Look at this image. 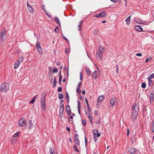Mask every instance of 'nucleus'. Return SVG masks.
<instances>
[{
  "mask_svg": "<svg viewBox=\"0 0 154 154\" xmlns=\"http://www.w3.org/2000/svg\"><path fill=\"white\" fill-rule=\"evenodd\" d=\"M136 55L137 56H141L142 55V54L140 53H137L136 54Z\"/></svg>",
  "mask_w": 154,
  "mask_h": 154,
  "instance_id": "13d9d810",
  "label": "nucleus"
},
{
  "mask_svg": "<svg viewBox=\"0 0 154 154\" xmlns=\"http://www.w3.org/2000/svg\"><path fill=\"white\" fill-rule=\"evenodd\" d=\"M129 134V130L128 128L127 129V136H128Z\"/></svg>",
  "mask_w": 154,
  "mask_h": 154,
  "instance_id": "0e129e2a",
  "label": "nucleus"
},
{
  "mask_svg": "<svg viewBox=\"0 0 154 154\" xmlns=\"http://www.w3.org/2000/svg\"><path fill=\"white\" fill-rule=\"evenodd\" d=\"M58 70L56 67H54L53 69V72L56 73L58 72Z\"/></svg>",
  "mask_w": 154,
  "mask_h": 154,
  "instance_id": "4c0bfd02",
  "label": "nucleus"
},
{
  "mask_svg": "<svg viewBox=\"0 0 154 154\" xmlns=\"http://www.w3.org/2000/svg\"><path fill=\"white\" fill-rule=\"evenodd\" d=\"M57 79L56 77H54V80L53 83V85L52 86L53 88H54L56 86L57 84Z\"/></svg>",
  "mask_w": 154,
  "mask_h": 154,
  "instance_id": "393cba45",
  "label": "nucleus"
},
{
  "mask_svg": "<svg viewBox=\"0 0 154 154\" xmlns=\"http://www.w3.org/2000/svg\"><path fill=\"white\" fill-rule=\"evenodd\" d=\"M73 149L74 150L78 152H79V150L77 149V146L76 145H74L73 146Z\"/></svg>",
  "mask_w": 154,
  "mask_h": 154,
  "instance_id": "37998d69",
  "label": "nucleus"
},
{
  "mask_svg": "<svg viewBox=\"0 0 154 154\" xmlns=\"http://www.w3.org/2000/svg\"><path fill=\"white\" fill-rule=\"evenodd\" d=\"M78 103V111L80 115V109L81 108V104L79 100H77Z\"/></svg>",
  "mask_w": 154,
  "mask_h": 154,
  "instance_id": "a211bd4d",
  "label": "nucleus"
},
{
  "mask_svg": "<svg viewBox=\"0 0 154 154\" xmlns=\"http://www.w3.org/2000/svg\"><path fill=\"white\" fill-rule=\"evenodd\" d=\"M28 127L29 129H30L32 128L33 126V124L32 121L31 120H29L28 121Z\"/></svg>",
  "mask_w": 154,
  "mask_h": 154,
  "instance_id": "2eb2a0df",
  "label": "nucleus"
},
{
  "mask_svg": "<svg viewBox=\"0 0 154 154\" xmlns=\"http://www.w3.org/2000/svg\"><path fill=\"white\" fill-rule=\"evenodd\" d=\"M37 50L39 54H41L43 53V51L41 47L37 48Z\"/></svg>",
  "mask_w": 154,
  "mask_h": 154,
  "instance_id": "cd10ccee",
  "label": "nucleus"
},
{
  "mask_svg": "<svg viewBox=\"0 0 154 154\" xmlns=\"http://www.w3.org/2000/svg\"><path fill=\"white\" fill-rule=\"evenodd\" d=\"M82 23H83L82 21H80V22H79V24L78 26V27H79L78 29L79 31L81 30V26L82 24Z\"/></svg>",
  "mask_w": 154,
  "mask_h": 154,
  "instance_id": "f704fd0d",
  "label": "nucleus"
},
{
  "mask_svg": "<svg viewBox=\"0 0 154 154\" xmlns=\"http://www.w3.org/2000/svg\"><path fill=\"white\" fill-rule=\"evenodd\" d=\"M27 6L28 10L29 12L32 13L33 12V10L31 5L29 4L28 2H27Z\"/></svg>",
  "mask_w": 154,
  "mask_h": 154,
  "instance_id": "1a4fd4ad",
  "label": "nucleus"
},
{
  "mask_svg": "<svg viewBox=\"0 0 154 154\" xmlns=\"http://www.w3.org/2000/svg\"><path fill=\"white\" fill-rule=\"evenodd\" d=\"M149 76L152 78H153L154 79V73L151 74Z\"/></svg>",
  "mask_w": 154,
  "mask_h": 154,
  "instance_id": "bf43d9fd",
  "label": "nucleus"
},
{
  "mask_svg": "<svg viewBox=\"0 0 154 154\" xmlns=\"http://www.w3.org/2000/svg\"><path fill=\"white\" fill-rule=\"evenodd\" d=\"M96 133L95 132L94 133V134H93V136H94V141L95 142L97 140V138L96 137Z\"/></svg>",
  "mask_w": 154,
  "mask_h": 154,
  "instance_id": "72a5a7b5",
  "label": "nucleus"
},
{
  "mask_svg": "<svg viewBox=\"0 0 154 154\" xmlns=\"http://www.w3.org/2000/svg\"><path fill=\"white\" fill-rule=\"evenodd\" d=\"M59 31V27L57 26H56L54 29V31L56 32H58Z\"/></svg>",
  "mask_w": 154,
  "mask_h": 154,
  "instance_id": "e433bc0d",
  "label": "nucleus"
},
{
  "mask_svg": "<svg viewBox=\"0 0 154 154\" xmlns=\"http://www.w3.org/2000/svg\"><path fill=\"white\" fill-rule=\"evenodd\" d=\"M149 100L150 103H152L153 102L154 99V95H149Z\"/></svg>",
  "mask_w": 154,
  "mask_h": 154,
  "instance_id": "5701e85b",
  "label": "nucleus"
},
{
  "mask_svg": "<svg viewBox=\"0 0 154 154\" xmlns=\"http://www.w3.org/2000/svg\"><path fill=\"white\" fill-rule=\"evenodd\" d=\"M42 9L43 10V11H44L45 12H46V10L45 9V5H42Z\"/></svg>",
  "mask_w": 154,
  "mask_h": 154,
  "instance_id": "de8ad7c7",
  "label": "nucleus"
},
{
  "mask_svg": "<svg viewBox=\"0 0 154 154\" xmlns=\"http://www.w3.org/2000/svg\"><path fill=\"white\" fill-rule=\"evenodd\" d=\"M85 146H86L87 144V140L86 137H85Z\"/></svg>",
  "mask_w": 154,
  "mask_h": 154,
  "instance_id": "3c124183",
  "label": "nucleus"
},
{
  "mask_svg": "<svg viewBox=\"0 0 154 154\" xmlns=\"http://www.w3.org/2000/svg\"><path fill=\"white\" fill-rule=\"evenodd\" d=\"M99 51H97L96 54V57L98 59L101 60L103 52L101 51L100 48L99 49Z\"/></svg>",
  "mask_w": 154,
  "mask_h": 154,
  "instance_id": "423d86ee",
  "label": "nucleus"
},
{
  "mask_svg": "<svg viewBox=\"0 0 154 154\" xmlns=\"http://www.w3.org/2000/svg\"><path fill=\"white\" fill-rule=\"evenodd\" d=\"M92 75L93 77L94 78V79H96L100 76V73L98 71H95L92 73Z\"/></svg>",
  "mask_w": 154,
  "mask_h": 154,
  "instance_id": "6e6552de",
  "label": "nucleus"
},
{
  "mask_svg": "<svg viewBox=\"0 0 154 154\" xmlns=\"http://www.w3.org/2000/svg\"><path fill=\"white\" fill-rule=\"evenodd\" d=\"M150 95H154V92L153 91H152V92L150 93Z\"/></svg>",
  "mask_w": 154,
  "mask_h": 154,
  "instance_id": "774afa93",
  "label": "nucleus"
},
{
  "mask_svg": "<svg viewBox=\"0 0 154 154\" xmlns=\"http://www.w3.org/2000/svg\"><path fill=\"white\" fill-rule=\"evenodd\" d=\"M78 103V111L80 115V109L81 108V104L79 100H77Z\"/></svg>",
  "mask_w": 154,
  "mask_h": 154,
  "instance_id": "f3484780",
  "label": "nucleus"
},
{
  "mask_svg": "<svg viewBox=\"0 0 154 154\" xmlns=\"http://www.w3.org/2000/svg\"><path fill=\"white\" fill-rule=\"evenodd\" d=\"M19 135V132H17L16 133L14 134V135L13 137H17V136H18Z\"/></svg>",
  "mask_w": 154,
  "mask_h": 154,
  "instance_id": "49530a36",
  "label": "nucleus"
},
{
  "mask_svg": "<svg viewBox=\"0 0 154 154\" xmlns=\"http://www.w3.org/2000/svg\"><path fill=\"white\" fill-rule=\"evenodd\" d=\"M66 129L67 130V131H69V132L70 131V128H69V127H66Z\"/></svg>",
  "mask_w": 154,
  "mask_h": 154,
  "instance_id": "69168bd1",
  "label": "nucleus"
},
{
  "mask_svg": "<svg viewBox=\"0 0 154 154\" xmlns=\"http://www.w3.org/2000/svg\"><path fill=\"white\" fill-rule=\"evenodd\" d=\"M137 149H136L135 148L130 147L128 148V152L131 154H134L137 152Z\"/></svg>",
  "mask_w": 154,
  "mask_h": 154,
  "instance_id": "0eeeda50",
  "label": "nucleus"
},
{
  "mask_svg": "<svg viewBox=\"0 0 154 154\" xmlns=\"http://www.w3.org/2000/svg\"><path fill=\"white\" fill-rule=\"evenodd\" d=\"M106 12L105 11L101 12L99 14H97L94 15V17L97 18H102L106 16Z\"/></svg>",
  "mask_w": 154,
  "mask_h": 154,
  "instance_id": "20e7f679",
  "label": "nucleus"
},
{
  "mask_svg": "<svg viewBox=\"0 0 154 154\" xmlns=\"http://www.w3.org/2000/svg\"><path fill=\"white\" fill-rule=\"evenodd\" d=\"M54 20L56 22H57L58 23V24L59 25V26L60 27H61V24L59 18L57 17H55L54 18Z\"/></svg>",
  "mask_w": 154,
  "mask_h": 154,
  "instance_id": "dca6fc26",
  "label": "nucleus"
},
{
  "mask_svg": "<svg viewBox=\"0 0 154 154\" xmlns=\"http://www.w3.org/2000/svg\"><path fill=\"white\" fill-rule=\"evenodd\" d=\"M117 101V99L115 97L111 98L110 101V104L113 106L115 104Z\"/></svg>",
  "mask_w": 154,
  "mask_h": 154,
  "instance_id": "9d476101",
  "label": "nucleus"
},
{
  "mask_svg": "<svg viewBox=\"0 0 154 154\" xmlns=\"http://www.w3.org/2000/svg\"><path fill=\"white\" fill-rule=\"evenodd\" d=\"M9 85L7 83H2L0 85V91L5 93L9 90Z\"/></svg>",
  "mask_w": 154,
  "mask_h": 154,
  "instance_id": "f03ea898",
  "label": "nucleus"
},
{
  "mask_svg": "<svg viewBox=\"0 0 154 154\" xmlns=\"http://www.w3.org/2000/svg\"><path fill=\"white\" fill-rule=\"evenodd\" d=\"M152 125L151 128L152 132H154V122H152Z\"/></svg>",
  "mask_w": 154,
  "mask_h": 154,
  "instance_id": "ea45409f",
  "label": "nucleus"
},
{
  "mask_svg": "<svg viewBox=\"0 0 154 154\" xmlns=\"http://www.w3.org/2000/svg\"><path fill=\"white\" fill-rule=\"evenodd\" d=\"M45 100V93L44 92V93H42V94L41 98V104L42 107V109L43 111H45L46 110Z\"/></svg>",
  "mask_w": 154,
  "mask_h": 154,
  "instance_id": "7ed1b4c3",
  "label": "nucleus"
},
{
  "mask_svg": "<svg viewBox=\"0 0 154 154\" xmlns=\"http://www.w3.org/2000/svg\"><path fill=\"white\" fill-rule=\"evenodd\" d=\"M62 88L61 87H59L57 89V91L58 92H60L62 91Z\"/></svg>",
  "mask_w": 154,
  "mask_h": 154,
  "instance_id": "603ef678",
  "label": "nucleus"
},
{
  "mask_svg": "<svg viewBox=\"0 0 154 154\" xmlns=\"http://www.w3.org/2000/svg\"><path fill=\"white\" fill-rule=\"evenodd\" d=\"M4 30H3L1 32V34L0 35V36L5 35V29H4Z\"/></svg>",
  "mask_w": 154,
  "mask_h": 154,
  "instance_id": "a18cd8bd",
  "label": "nucleus"
},
{
  "mask_svg": "<svg viewBox=\"0 0 154 154\" xmlns=\"http://www.w3.org/2000/svg\"><path fill=\"white\" fill-rule=\"evenodd\" d=\"M135 29L136 30L139 32H141L143 31V28L139 25H137L135 27Z\"/></svg>",
  "mask_w": 154,
  "mask_h": 154,
  "instance_id": "f8f14e48",
  "label": "nucleus"
},
{
  "mask_svg": "<svg viewBox=\"0 0 154 154\" xmlns=\"http://www.w3.org/2000/svg\"><path fill=\"white\" fill-rule=\"evenodd\" d=\"M6 38L5 35H2L0 36V41L1 42H3Z\"/></svg>",
  "mask_w": 154,
  "mask_h": 154,
  "instance_id": "412c9836",
  "label": "nucleus"
},
{
  "mask_svg": "<svg viewBox=\"0 0 154 154\" xmlns=\"http://www.w3.org/2000/svg\"><path fill=\"white\" fill-rule=\"evenodd\" d=\"M20 63H19V62H16L15 63V65H14V68L15 69L17 68L18 67V66H19L20 65Z\"/></svg>",
  "mask_w": 154,
  "mask_h": 154,
  "instance_id": "473e14b6",
  "label": "nucleus"
},
{
  "mask_svg": "<svg viewBox=\"0 0 154 154\" xmlns=\"http://www.w3.org/2000/svg\"><path fill=\"white\" fill-rule=\"evenodd\" d=\"M69 52V49L68 48H66L65 50V52L66 54H67Z\"/></svg>",
  "mask_w": 154,
  "mask_h": 154,
  "instance_id": "052dcab7",
  "label": "nucleus"
},
{
  "mask_svg": "<svg viewBox=\"0 0 154 154\" xmlns=\"http://www.w3.org/2000/svg\"><path fill=\"white\" fill-rule=\"evenodd\" d=\"M66 110L68 114L69 115L71 114V110L70 108V106L69 105H67L66 106Z\"/></svg>",
  "mask_w": 154,
  "mask_h": 154,
  "instance_id": "9b49d317",
  "label": "nucleus"
},
{
  "mask_svg": "<svg viewBox=\"0 0 154 154\" xmlns=\"http://www.w3.org/2000/svg\"><path fill=\"white\" fill-rule=\"evenodd\" d=\"M65 97L67 98V103H69V94L67 92L65 93Z\"/></svg>",
  "mask_w": 154,
  "mask_h": 154,
  "instance_id": "a878e982",
  "label": "nucleus"
},
{
  "mask_svg": "<svg viewBox=\"0 0 154 154\" xmlns=\"http://www.w3.org/2000/svg\"><path fill=\"white\" fill-rule=\"evenodd\" d=\"M98 32V30L97 29H95L94 31V33L95 35H97Z\"/></svg>",
  "mask_w": 154,
  "mask_h": 154,
  "instance_id": "09e8293b",
  "label": "nucleus"
},
{
  "mask_svg": "<svg viewBox=\"0 0 154 154\" xmlns=\"http://www.w3.org/2000/svg\"><path fill=\"white\" fill-rule=\"evenodd\" d=\"M18 125L21 127H23L26 125V122L25 121V119L23 118H21L18 122Z\"/></svg>",
  "mask_w": 154,
  "mask_h": 154,
  "instance_id": "39448f33",
  "label": "nucleus"
},
{
  "mask_svg": "<svg viewBox=\"0 0 154 154\" xmlns=\"http://www.w3.org/2000/svg\"><path fill=\"white\" fill-rule=\"evenodd\" d=\"M23 60V57L22 56H21V57H20L17 62L20 63Z\"/></svg>",
  "mask_w": 154,
  "mask_h": 154,
  "instance_id": "a19ab883",
  "label": "nucleus"
},
{
  "mask_svg": "<svg viewBox=\"0 0 154 154\" xmlns=\"http://www.w3.org/2000/svg\"><path fill=\"white\" fill-rule=\"evenodd\" d=\"M49 152L50 154H55L54 149L53 147L52 148H50Z\"/></svg>",
  "mask_w": 154,
  "mask_h": 154,
  "instance_id": "b1692460",
  "label": "nucleus"
},
{
  "mask_svg": "<svg viewBox=\"0 0 154 154\" xmlns=\"http://www.w3.org/2000/svg\"><path fill=\"white\" fill-rule=\"evenodd\" d=\"M79 135L78 134H75L74 136V138H78Z\"/></svg>",
  "mask_w": 154,
  "mask_h": 154,
  "instance_id": "e2e57ef3",
  "label": "nucleus"
},
{
  "mask_svg": "<svg viewBox=\"0 0 154 154\" xmlns=\"http://www.w3.org/2000/svg\"><path fill=\"white\" fill-rule=\"evenodd\" d=\"M64 110V105L62 103H61L60 105L59 110Z\"/></svg>",
  "mask_w": 154,
  "mask_h": 154,
  "instance_id": "c85d7f7f",
  "label": "nucleus"
},
{
  "mask_svg": "<svg viewBox=\"0 0 154 154\" xmlns=\"http://www.w3.org/2000/svg\"><path fill=\"white\" fill-rule=\"evenodd\" d=\"M86 73L88 76H89L90 75L91 72L90 71L89 68L88 67H86Z\"/></svg>",
  "mask_w": 154,
  "mask_h": 154,
  "instance_id": "4468645a",
  "label": "nucleus"
},
{
  "mask_svg": "<svg viewBox=\"0 0 154 154\" xmlns=\"http://www.w3.org/2000/svg\"><path fill=\"white\" fill-rule=\"evenodd\" d=\"M131 109L133 110L131 116L132 120L134 122L136 119L138 114L139 111V106L135 103L132 106Z\"/></svg>",
  "mask_w": 154,
  "mask_h": 154,
  "instance_id": "f257e3e1",
  "label": "nucleus"
},
{
  "mask_svg": "<svg viewBox=\"0 0 154 154\" xmlns=\"http://www.w3.org/2000/svg\"><path fill=\"white\" fill-rule=\"evenodd\" d=\"M134 20L135 22H136V23H138L141 24L142 23V22L140 18H135L134 19Z\"/></svg>",
  "mask_w": 154,
  "mask_h": 154,
  "instance_id": "6ab92c4d",
  "label": "nucleus"
},
{
  "mask_svg": "<svg viewBox=\"0 0 154 154\" xmlns=\"http://www.w3.org/2000/svg\"><path fill=\"white\" fill-rule=\"evenodd\" d=\"M116 72L118 74L119 71L118 66V65H116Z\"/></svg>",
  "mask_w": 154,
  "mask_h": 154,
  "instance_id": "6e6d98bb",
  "label": "nucleus"
},
{
  "mask_svg": "<svg viewBox=\"0 0 154 154\" xmlns=\"http://www.w3.org/2000/svg\"><path fill=\"white\" fill-rule=\"evenodd\" d=\"M38 97V95H35L33 98V99L31 100L29 102V103H33L36 100V99Z\"/></svg>",
  "mask_w": 154,
  "mask_h": 154,
  "instance_id": "aec40b11",
  "label": "nucleus"
},
{
  "mask_svg": "<svg viewBox=\"0 0 154 154\" xmlns=\"http://www.w3.org/2000/svg\"><path fill=\"white\" fill-rule=\"evenodd\" d=\"M16 140V139L15 138V137H14L13 136L11 139V142L12 144H13Z\"/></svg>",
  "mask_w": 154,
  "mask_h": 154,
  "instance_id": "7c9ffc66",
  "label": "nucleus"
},
{
  "mask_svg": "<svg viewBox=\"0 0 154 154\" xmlns=\"http://www.w3.org/2000/svg\"><path fill=\"white\" fill-rule=\"evenodd\" d=\"M74 140L75 143L78 145H79L80 141L78 138H74Z\"/></svg>",
  "mask_w": 154,
  "mask_h": 154,
  "instance_id": "c756f323",
  "label": "nucleus"
},
{
  "mask_svg": "<svg viewBox=\"0 0 154 154\" xmlns=\"http://www.w3.org/2000/svg\"><path fill=\"white\" fill-rule=\"evenodd\" d=\"M76 92L79 94H80L81 93V91L79 89V88H77L76 89Z\"/></svg>",
  "mask_w": 154,
  "mask_h": 154,
  "instance_id": "c03bdc74",
  "label": "nucleus"
},
{
  "mask_svg": "<svg viewBox=\"0 0 154 154\" xmlns=\"http://www.w3.org/2000/svg\"><path fill=\"white\" fill-rule=\"evenodd\" d=\"M62 80V77L59 76V84L60 85H61V83Z\"/></svg>",
  "mask_w": 154,
  "mask_h": 154,
  "instance_id": "79ce46f5",
  "label": "nucleus"
},
{
  "mask_svg": "<svg viewBox=\"0 0 154 154\" xmlns=\"http://www.w3.org/2000/svg\"><path fill=\"white\" fill-rule=\"evenodd\" d=\"M143 111H146V109L145 106L144 105H143Z\"/></svg>",
  "mask_w": 154,
  "mask_h": 154,
  "instance_id": "5fc2aeb1",
  "label": "nucleus"
},
{
  "mask_svg": "<svg viewBox=\"0 0 154 154\" xmlns=\"http://www.w3.org/2000/svg\"><path fill=\"white\" fill-rule=\"evenodd\" d=\"M131 18V15H130L125 20V21L128 24H129L130 23Z\"/></svg>",
  "mask_w": 154,
  "mask_h": 154,
  "instance_id": "4be33fe9",
  "label": "nucleus"
},
{
  "mask_svg": "<svg viewBox=\"0 0 154 154\" xmlns=\"http://www.w3.org/2000/svg\"><path fill=\"white\" fill-rule=\"evenodd\" d=\"M64 96L63 94L60 93L58 94V98L60 99H61L63 98Z\"/></svg>",
  "mask_w": 154,
  "mask_h": 154,
  "instance_id": "2f4dec72",
  "label": "nucleus"
},
{
  "mask_svg": "<svg viewBox=\"0 0 154 154\" xmlns=\"http://www.w3.org/2000/svg\"><path fill=\"white\" fill-rule=\"evenodd\" d=\"M62 37L66 41L68 42H69V40L65 37L63 36V34L62 35Z\"/></svg>",
  "mask_w": 154,
  "mask_h": 154,
  "instance_id": "864d4df0",
  "label": "nucleus"
},
{
  "mask_svg": "<svg viewBox=\"0 0 154 154\" xmlns=\"http://www.w3.org/2000/svg\"><path fill=\"white\" fill-rule=\"evenodd\" d=\"M135 136H134V137H132L131 138V141L133 143L134 142V139H135V140H136V139L135 138Z\"/></svg>",
  "mask_w": 154,
  "mask_h": 154,
  "instance_id": "4d7b16f0",
  "label": "nucleus"
},
{
  "mask_svg": "<svg viewBox=\"0 0 154 154\" xmlns=\"http://www.w3.org/2000/svg\"><path fill=\"white\" fill-rule=\"evenodd\" d=\"M152 78L149 76L148 78V80L149 82L148 85L149 86H151L153 85V81L151 80Z\"/></svg>",
  "mask_w": 154,
  "mask_h": 154,
  "instance_id": "ddd939ff",
  "label": "nucleus"
},
{
  "mask_svg": "<svg viewBox=\"0 0 154 154\" xmlns=\"http://www.w3.org/2000/svg\"><path fill=\"white\" fill-rule=\"evenodd\" d=\"M81 83H82V82H79L78 85V88H80V86L81 85Z\"/></svg>",
  "mask_w": 154,
  "mask_h": 154,
  "instance_id": "338daca9",
  "label": "nucleus"
},
{
  "mask_svg": "<svg viewBox=\"0 0 154 154\" xmlns=\"http://www.w3.org/2000/svg\"><path fill=\"white\" fill-rule=\"evenodd\" d=\"M141 86L142 88H145L146 87V84L145 82H143L141 84Z\"/></svg>",
  "mask_w": 154,
  "mask_h": 154,
  "instance_id": "58836bf2",
  "label": "nucleus"
},
{
  "mask_svg": "<svg viewBox=\"0 0 154 154\" xmlns=\"http://www.w3.org/2000/svg\"><path fill=\"white\" fill-rule=\"evenodd\" d=\"M150 59H151L150 58L149 59L148 58H147L145 60V62L146 63H147V62H149L150 60Z\"/></svg>",
  "mask_w": 154,
  "mask_h": 154,
  "instance_id": "680f3d73",
  "label": "nucleus"
},
{
  "mask_svg": "<svg viewBox=\"0 0 154 154\" xmlns=\"http://www.w3.org/2000/svg\"><path fill=\"white\" fill-rule=\"evenodd\" d=\"M82 123L83 124L84 126H85L86 124V121L85 119H83L82 120Z\"/></svg>",
  "mask_w": 154,
  "mask_h": 154,
  "instance_id": "8fccbe9b",
  "label": "nucleus"
},
{
  "mask_svg": "<svg viewBox=\"0 0 154 154\" xmlns=\"http://www.w3.org/2000/svg\"><path fill=\"white\" fill-rule=\"evenodd\" d=\"M36 46L37 49L38 48L41 47L40 44L39 42L38 41L37 42L36 44Z\"/></svg>",
  "mask_w": 154,
  "mask_h": 154,
  "instance_id": "c9c22d12",
  "label": "nucleus"
},
{
  "mask_svg": "<svg viewBox=\"0 0 154 154\" xmlns=\"http://www.w3.org/2000/svg\"><path fill=\"white\" fill-rule=\"evenodd\" d=\"M104 97L103 96V95H101V96H100V97H98V102L100 101V102H101L104 99Z\"/></svg>",
  "mask_w": 154,
  "mask_h": 154,
  "instance_id": "bb28decb",
  "label": "nucleus"
}]
</instances>
